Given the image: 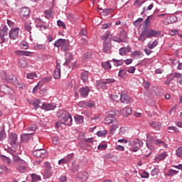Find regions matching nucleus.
Returning a JSON list of instances; mask_svg holds the SVG:
<instances>
[{
    "label": "nucleus",
    "instance_id": "1",
    "mask_svg": "<svg viewBox=\"0 0 182 182\" xmlns=\"http://www.w3.org/2000/svg\"><path fill=\"white\" fill-rule=\"evenodd\" d=\"M60 119L62 121V124L72 126V116L69 112L63 111L60 116Z\"/></svg>",
    "mask_w": 182,
    "mask_h": 182
},
{
    "label": "nucleus",
    "instance_id": "2",
    "mask_svg": "<svg viewBox=\"0 0 182 182\" xmlns=\"http://www.w3.org/2000/svg\"><path fill=\"white\" fill-rule=\"evenodd\" d=\"M129 146H131V151H139L140 147L143 146V141L140 139H135L133 141H129Z\"/></svg>",
    "mask_w": 182,
    "mask_h": 182
},
{
    "label": "nucleus",
    "instance_id": "3",
    "mask_svg": "<svg viewBox=\"0 0 182 182\" xmlns=\"http://www.w3.org/2000/svg\"><path fill=\"white\" fill-rule=\"evenodd\" d=\"M9 141L13 149H18V147H19L18 135L16 133H11L9 135Z\"/></svg>",
    "mask_w": 182,
    "mask_h": 182
},
{
    "label": "nucleus",
    "instance_id": "4",
    "mask_svg": "<svg viewBox=\"0 0 182 182\" xmlns=\"http://www.w3.org/2000/svg\"><path fill=\"white\" fill-rule=\"evenodd\" d=\"M120 102L121 103L129 105V103H132L133 100H132V98H130V97H129L127 92L123 91V92H121V94H120Z\"/></svg>",
    "mask_w": 182,
    "mask_h": 182
},
{
    "label": "nucleus",
    "instance_id": "5",
    "mask_svg": "<svg viewBox=\"0 0 182 182\" xmlns=\"http://www.w3.org/2000/svg\"><path fill=\"white\" fill-rule=\"evenodd\" d=\"M33 155L35 157H38L40 159H45V157H46L48 156V154L46 153V150H45L43 149H36L33 152Z\"/></svg>",
    "mask_w": 182,
    "mask_h": 182
},
{
    "label": "nucleus",
    "instance_id": "6",
    "mask_svg": "<svg viewBox=\"0 0 182 182\" xmlns=\"http://www.w3.org/2000/svg\"><path fill=\"white\" fill-rule=\"evenodd\" d=\"M19 28L15 27L10 30L9 36L10 39H12V41H15L17 39L18 36H19Z\"/></svg>",
    "mask_w": 182,
    "mask_h": 182
},
{
    "label": "nucleus",
    "instance_id": "7",
    "mask_svg": "<svg viewBox=\"0 0 182 182\" xmlns=\"http://www.w3.org/2000/svg\"><path fill=\"white\" fill-rule=\"evenodd\" d=\"M114 120H117L116 119H114V113L108 112L107 116L104 119V123L105 124H112Z\"/></svg>",
    "mask_w": 182,
    "mask_h": 182
},
{
    "label": "nucleus",
    "instance_id": "8",
    "mask_svg": "<svg viewBox=\"0 0 182 182\" xmlns=\"http://www.w3.org/2000/svg\"><path fill=\"white\" fill-rule=\"evenodd\" d=\"M36 28H37V29H39V31H46V29H48V25L44 24L45 22H43L42 19L38 18L36 20Z\"/></svg>",
    "mask_w": 182,
    "mask_h": 182
},
{
    "label": "nucleus",
    "instance_id": "9",
    "mask_svg": "<svg viewBox=\"0 0 182 182\" xmlns=\"http://www.w3.org/2000/svg\"><path fill=\"white\" fill-rule=\"evenodd\" d=\"M145 32L146 33V38H157L159 35H160V31L153 30V29H149L145 30Z\"/></svg>",
    "mask_w": 182,
    "mask_h": 182
},
{
    "label": "nucleus",
    "instance_id": "10",
    "mask_svg": "<svg viewBox=\"0 0 182 182\" xmlns=\"http://www.w3.org/2000/svg\"><path fill=\"white\" fill-rule=\"evenodd\" d=\"M8 36V26H4L1 29H0V39L1 43L5 42V36Z\"/></svg>",
    "mask_w": 182,
    "mask_h": 182
},
{
    "label": "nucleus",
    "instance_id": "11",
    "mask_svg": "<svg viewBox=\"0 0 182 182\" xmlns=\"http://www.w3.org/2000/svg\"><path fill=\"white\" fill-rule=\"evenodd\" d=\"M79 92L81 97H87V96H89V92H90V88L87 86L82 87L80 88Z\"/></svg>",
    "mask_w": 182,
    "mask_h": 182
},
{
    "label": "nucleus",
    "instance_id": "12",
    "mask_svg": "<svg viewBox=\"0 0 182 182\" xmlns=\"http://www.w3.org/2000/svg\"><path fill=\"white\" fill-rule=\"evenodd\" d=\"M41 109L43 110H46V112H49V110H55V109H56V105L53 103H50V104L44 103L42 105Z\"/></svg>",
    "mask_w": 182,
    "mask_h": 182
},
{
    "label": "nucleus",
    "instance_id": "13",
    "mask_svg": "<svg viewBox=\"0 0 182 182\" xmlns=\"http://www.w3.org/2000/svg\"><path fill=\"white\" fill-rule=\"evenodd\" d=\"M119 129V121L117 119H114L112 126L109 127L110 134H114L117 129Z\"/></svg>",
    "mask_w": 182,
    "mask_h": 182
},
{
    "label": "nucleus",
    "instance_id": "14",
    "mask_svg": "<svg viewBox=\"0 0 182 182\" xmlns=\"http://www.w3.org/2000/svg\"><path fill=\"white\" fill-rule=\"evenodd\" d=\"M146 139L147 140H150L151 139V141L154 143V144H156V146H161V143H163V141L157 139L156 136H151L150 134H148Z\"/></svg>",
    "mask_w": 182,
    "mask_h": 182
},
{
    "label": "nucleus",
    "instance_id": "15",
    "mask_svg": "<svg viewBox=\"0 0 182 182\" xmlns=\"http://www.w3.org/2000/svg\"><path fill=\"white\" fill-rule=\"evenodd\" d=\"M88 177L89 176L87 175V172H80L77 174V178H78L79 181L81 182L86 181Z\"/></svg>",
    "mask_w": 182,
    "mask_h": 182
},
{
    "label": "nucleus",
    "instance_id": "16",
    "mask_svg": "<svg viewBox=\"0 0 182 182\" xmlns=\"http://www.w3.org/2000/svg\"><path fill=\"white\" fill-rule=\"evenodd\" d=\"M110 83H114V79L107 78L105 81H100L97 83V87L103 88L105 85H110Z\"/></svg>",
    "mask_w": 182,
    "mask_h": 182
},
{
    "label": "nucleus",
    "instance_id": "17",
    "mask_svg": "<svg viewBox=\"0 0 182 182\" xmlns=\"http://www.w3.org/2000/svg\"><path fill=\"white\" fill-rule=\"evenodd\" d=\"M103 52L105 53H112V43L110 42H104Z\"/></svg>",
    "mask_w": 182,
    "mask_h": 182
},
{
    "label": "nucleus",
    "instance_id": "18",
    "mask_svg": "<svg viewBox=\"0 0 182 182\" xmlns=\"http://www.w3.org/2000/svg\"><path fill=\"white\" fill-rule=\"evenodd\" d=\"M80 164L78 162H76V161H74L72 163L70 171H72V173H77V171H79L80 168Z\"/></svg>",
    "mask_w": 182,
    "mask_h": 182
},
{
    "label": "nucleus",
    "instance_id": "19",
    "mask_svg": "<svg viewBox=\"0 0 182 182\" xmlns=\"http://www.w3.org/2000/svg\"><path fill=\"white\" fill-rule=\"evenodd\" d=\"M29 14H31V10L28 7H23L21 9L20 15L21 18H28Z\"/></svg>",
    "mask_w": 182,
    "mask_h": 182
},
{
    "label": "nucleus",
    "instance_id": "20",
    "mask_svg": "<svg viewBox=\"0 0 182 182\" xmlns=\"http://www.w3.org/2000/svg\"><path fill=\"white\" fill-rule=\"evenodd\" d=\"M16 55H18L19 56H31L33 55V53L31 51H25V50H16Z\"/></svg>",
    "mask_w": 182,
    "mask_h": 182
},
{
    "label": "nucleus",
    "instance_id": "21",
    "mask_svg": "<svg viewBox=\"0 0 182 182\" xmlns=\"http://www.w3.org/2000/svg\"><path fill=\"white\" fill-rule=\"evenodd\" d=\"M32 134H33V132L24 134L21 136V141L23 143H26L30 139L32 138Z\"/></svg>",
    "mask_w": 182,
    "mask_h": 182
},
{
    "label": "nucleus",
    "instance_id": "22",
    "mask_svg": "<svg viewBox=\"0 0 182 182\" xmlns=\"http://www.w3.org/2000/svg\"><path fill=\"white\" fill-rule=\"evenodd\" d=\"M54 77L55 79L60 78V64L57 63L56 68L54 70Z\"/></svg>",
    "mask_w": 182,
    "mask_h": 182
},
{
    "label": "nucleus",
    "instance_id": "23",
    "mask_svg": "<svg viewBox=\"0 0 182 182\" xmlns=\"http://www.w3.org/2000/svg\"><path fill=\"white\" fill-rule=\"evenodd\" d=\"M16 168L20 171V173H25V171H26V162L24 161V164H17Z\"/></svg>",
    "mask_w": 182,
    "mask_h": 182
},
{
    "label": "nucleus",
    "instance_id": "24",
    "mask_svg": "<svg viewBox=\"0 0 182 182\" xmlns=\"http://www.w3.org/2000/svg\"><path fill=\"white\" fill-rule=\"evenodd\" d=\"M66 42V39L60 38L55 41L54 46L55 48H61L63 46V44Z\"/></svg>",
    "mask_w": 182,
    "mask_h": 182
},
{
    "label": "nucleus",
    "instance_id": "25",
    "mask_svg": "<svg viewBox=\"0 0 182 182\" xmlns=\"http://www.w3.org/2000/svg\"><path fill=\"white\" fill-rule=\"evenodd\" d=\"M11 171V169L8 168L6 165H0V174H4V173L9 174Z\"/></svg>",
    "mask_w": 182,
    "mask_h": 182
},
{
    "label": "nucleus",
    "instance_id": "26",
    "mask_svg": "<svg viewBox=\"0 0 182 182\" xmlns=\"http://www.w3.org/2000/svg\"><path fill=\"white\" fill-rule=\"evenodd\" d=\"M101 65L105 70H110V69H112V64H110V62L109 61L102 62Z\"/></svg>",
    "mask_w": 182,
    "mask_h": 182
},
{
    "label": "nucleus",
    "instance_id": "27",
    "mask_svg": "<svg viewBox=\"0 0 182 182\" xmlns=\"http://www.w3.org/2000/svg\"><path fill=\"white\" fill-rule=\"evenodd\" d=\"M18 66L23 68H28V62L26 61V59H25V58H22L19 60Z\"/></svg>",
    "mask_w": 182,
    "mask_h": 182
},
{
    "label": "nucleus",
    "instance_id": "28",
    "mask_svg": "<svg viewBox=\"0 0 182 182\" xmlns=\"http://www.w3.org/2000/svg\"><path fill=\"white\" fill-rule=\"evenodd\" d=\"M132 58H136L137 59H140L141 58H143L144 55L141 51H133L132 53Z\"/></svg>",
    "mask_w": 182,
    "mask_h": 182
},
{
    "label": "nucleus",
    "instance_id": "29",
    "mask_svg": "<svg viewBox=\"0 0 182 182\" xmlns=\"http://www.w3.org/2000/svg\"><path fill=\"white\" fill-rule=\"evenodd\" d=\"M13 160L16 163V165L18 164H25V161L22 160L19 156L14 155L13 156Z\"/></svg>",
    "mask_w": 182,
    "mask_h": 182
},
{
    "label": "nucleus",
    "instance_id": "30",
    "mask_svg": "<svg viewBox=\"0 0 182 182\" xmlns=\"http://www.w3.org/2000/svg\"><path fill=\"white\" fill-rule=\"evenodd\" d=\"M81 79L85 82L89 79V71H83L81 73Z\"/></svg>",
    "mask_w": 182,
    "mask_h": 182
},
{
    "label": "nucleus",
    "instance_id": "31",
    "mask_svg": "<svg viewBox=\"0 0 182 182\" xmlns=\"http://www.w3.org/2000/svg\"><path fill=\"white\" fill-rule=\"evenodd\" d=\"M70 48V46L69 45V41H68L67 40L65 41V42L63 43V45L61 47V50H63V52H68Z\"/></svg>",
    "mask_w": 182,
    "mask_h": 182
},
{
    "label": "nucleus",
    "instance_id": "32",
    "mask_svg": "<svg viewBox=\"0 0 182 182\" xmlns=\"http://www.w3.org/2000/svg\"><path fill=\"white\" fill-rule=\"evenodd\" d=\"M157 45H159V41H157V40H155L153 42L150 41L148 43V48L149 49H154Z\"/></svg>",
    "mask_w": 182,
    "mask_h": 182
},
{
    "label": "nucleus",
    "instance_id": "33",
    "mask_svg": "<svg viewBox=\"0 0 182 182\" xmlns=\"http://www.w3.org/2000/svg\"><path fill=\"white\" fill-rule=\"evenodd\" d=\"M122 114L124 116H129V114H132V108L126 107L122 109Z\"/></svg>",
    "mask_w": 182,
    "mask_h": 182
},
{
    "label": "nucleus",
    "instance_id": "34",
    "mask_svg": "<svg viewBox=\"0 0 182 182\" xmlns=\"http://www.w3.org/2000/svg\"><path fill=\"white\" fill-rule=\"evenodd\" d=\"M139 41H141V42H144L146 39H147V34L146 33V30H144L139 36Z\"/></svg>",
    "mask_w": 182,
    "mask_h": 182
},
{
    "label": "nucleus",
    "instance_id": "35",
    "mask_svg": "<svg viewBox=\"0 0 182 182\" xmlns=\"http://www.w3.org/2000/svg\"><path fill=\"white\" fill-rule=\"evenodd\" d=\"M149 124H150L151 127H152L155 130H156V131L160 130V127H161L160 123L152 122Z\"/></svg>",
    "mask_w": 182,
    "mask_h": 182
},
{
    "label": "nucleus",
    "instance_id": "36",
    "mask_svg": "<svg viewBox=\"0 0 182 182\" xmlns=\"http://www.w3.org/2000/svg\"><path fill=\"white\" fill-rule=\"evenodd\" d=\"M107 134V130L106 129L98 131L97 132V136H98V137H106Z\"/></svg>",
    "mask_w": 182,
    "mask_h": 182
},
{
    "label": "nucleus",
    "instance_id": "37",
    "mask_svg": "<svg viewBox=\"0 0 182 182\" xmlns=\"http://www.w3.org/2000/svg\"><path fill=\"white\" fill-rule=\"evenodd\" d=\"M176 174H178V171L169 169L166 173V176H168V177H171L173 176H176Z\"/></svg>",
    "mask_w": 182,
    "mask_h": 182
},
{
    "label": "nucleus",
    "instance_id": "38",
    "mask_svg": "<svg viewBox=\"0 0 182 182\" xmlns=\"http://www.w3.org/2000/svg\"><path fill=\"white\" fill-rule=\"evenodd\" d=\"M31 178H32L31 182H38V181H41V176H38V175H36L35 173H32L31 174Z\"/></svg>",
    "mask_w": 182,
    "mask_h": 182
},
{
    "label": "nucleus",
    "instance_id": "39",
    "mask_svg": "<svg viewBox=\"0 0 182 182\" xmlns=\"http://www.w3.org/2000/svg\"><path fill=\"white\" fill-rule=\"evenodd\" d=\"M167 157V152H163L162 154H160L156 157V160H159V161H161V160H164Z\"/></svg>",
    "mask_w": 182,
    "mask_h": 182
},
{
    "label": "nucleus",
    "instance_id": "40",
    "mask_svg": "<svg viewBox=\"0 0 182 182\" xmlns=\"http://www.w3.org/2000/svg\"><path fill=\"white\" fill-rule=\"evenodd\" d=\"M50 80H52L51 76L45 77L41 80L39 83H48V82H50Z\"/></svg>",
    "mask_w": 182,
    "mask_h": 182
},
{
    "label": "nucleus",
    "instance_id": "41",
    "mask_svg": "<svg viewBox=\"0 0 182 182\" xmlns=\"http://www.w3.org/2000/svg\"><path fill=\"white\" fill-rule=\"evenodd\" d=\"M34 49L36 50H43L46 49V46H45V45L43 44H38L36 46H34Z\"/></svg>",
    "mask_w": 182,
    "mask_h": 182
},
{
    "label": "nucleus",
    "instance_id": "42",
    "mask_svg": "<svg viewBox=\"0 0 182 182\" xmlns=\"http://www.w3.org/2000/svg\"><path fill=\"white\" fill-rule=\"evenodd\" d=\"M37 129L38 127H36V125L35 124H32L27 128L28 132H33V133H35V132H36Z\"/></svg>",
    "mask_w": 182,
    "mask_h": 182
},
{
    "label": "nucleus",
    "instance_id": "43",
    "mask_svg": "<svg viewBox=\"0 0 182 182\" xmlns=\"http://www.w3.org/2000/svg\"><path fill=\"white\" fill-rule=\"evenodd\" d=\"M24 28L30 34L32 33V32H31V31H32V26H31V23H25Z\"/></svg>",
    "mask_w": 182,
    "mask_h": 182
},
{
    "label": "nucleus",
    "instance_id": "44",
    "mask_svg": "<svg viewBox=\"0 0 182 182\" xmlns=\"http://www.w3.org/2000/svg\"><path fill=\"white\" fill-rule=\"evenodd\" d=\"M114 66H122L123 65V60L112 59Z\"/></svg>",
    "mask_w": 182,
    "mask_h": 182
},
{
    "label": "nucleus",
    "instance_id": "45",
    "mask_svg": "<svg viewBox=\"0 0 182 182\" xmlns=\"http://www.w3.org/2000/svg\"><path fill=\"white\" fill-rule=\"evenodd\" d=\"M75 120L77 124L83 123V117L80 115H77L75 117Z\"/></svg>",
    "mask_w": 182,
    "mask_h": 182
},
{
    "label": "nucleus",
    "instance_id": "46",
    "mask_svg": "<svg viewBox=\"0 0 182 182\" xmlns=\"http://www.w3.org/2000/svg\"><path fill=\"white\" fill-rule=\"evenodd\" d=\"M0 157L4 163H6L7 164H11V159L9 157H6L4 155H1Z\"/></svg>",
    "mask_w": 182,
    "mask_h": 182
},
{
    "label": "nucleus",
    "instance_id": "47",
    "mask_svg": "<svg viewBox=\"0 0 182 182\" xmlns=\"http://www.w3.org/2000/svg\"><path fill=\"white\" fill-rule=\"evenodd\" d=\"M127 75V70H120L118 73V76L119 77H124Z\"/></svg>",
    "mask_w": 182,
    "mask_h": 182
},
{
    "label": "nucleus",
    "instance_id": "48",
    "mask_svg": "<svg viewBox=\"0 0 182 182\" xmlns=\"http://www.w3.org/2000/svg\"><path fill=\"white\" fill-rule=\"evenodd\" d=\"M119 52L121 56H126V55H127L125 47L119 48Z\"/></svg>",
    "mask_w": 182,
    "mask_h": 182
},
{
    "label": "nucleus",
    "instance_id": "49",
    "mask_svg": "<svg viewBox=\"0 0 182 182\" xmlns=\"http://www.w3.org/2000/svg\"><path fill=\"white\" fill-rule=\"evenodd\" d=\"M14 79H15V76L12 74H10L7 75V80L6 82H8L9 83H12L14 82Z\"/></svg>",
    "mask_w": 182,
    "mask_h": 182
},
{
    "label": "nucleus",
    "instance_id": "50",
    "mask_svg": "<svg viewBox=\"0 0 182 182\" xmlns=\"http://www.w3.org/2000/svg\"><path fill=\"white\" fill-rule=\"evenodd\" d=\"M1 76L2 80H4V82H6L8 79V73H6V72L5 71H1Z\"/></svg>",
    "mask_w": 182,
    "mask_h": 182
},
{
    "label": "nucleus",
    "instance_id": "51",
    "mask_svg": "<svg viewBox=\"0 0 182 182\" xmlns=\"http://www.w3.org/2000/svg\"><path fill=\"white\" fill-rule=\"evenodd\" d=\"M110 98L112 100H114V102H119L120 100V97L117 95H111Z\"/></svg>",
    "mask_w": 182,
    "mask_h": 182
},
{
    "label": "nucleus",
    "instance_id": "52",
    "mask_svg": "<svg viewBox=\"0 0 182 182\" xmlns=\"http://www.w3.org/2000/svg\"><path fill=\"white\" fill-rule=\"evenodd\" d=\"M127 132H129V129H127V127H123L119 129V134H126Z\"/></svg>",
    "mask_w": 182,
    "mask_h": 182
},
{
    "label": "nucleus",
    "instance_id": "53",
    "mask_svg": "<svg viewBox=\"0 0 182 182\" xmlns=\"http://www.w3.org/2000/svg\"><path fill=\"white\" fill-rule=\"evenodd\" d=\"M35 77H38V75H36V73L27 74V79H35Z\"/></svg>",
    "mask_w": 182,
    "mask_h": 182
},
{
    "label": "nucleus",
    "instance_id": "54",
    "mask_svg": "<svg viewBox=\"0 0 182 182\" xmlns=\"http://www.w3.org/2000/svg\"><path fill=\"white\" fill-rule=\"evenodd\" d=\"M109 36H110L109 34L105 33L101 37V39L105 41V42H110V40H109Z\"/></svg>",
    "mask_w": 182,
    "mask_h": 182
},
{
    "label": "nucleus",
    "instance_id": "55",
    "mask_svg": "<svg viewBox=\"0 0 182 182\" xmlns=\"http://www.w3.org/2000/svg\"><path fill=\"white\" fill-rule=\"evenodd\" d=\"M69 163V159H62L58 161V164L60 166V164H66Z\"/></svg>",
    "mask_w": 182,
    "mask_h": 182
},
{
    "label": "nucleus",
    "instance_id": "56",
    "mask_svg": "<svg viewBox=\"0 0 182 182\" xmlns=\"http://www.w3.org/2000/svg\"><path fill=\"white\" fill-rule=\"evenodd\" d=\"M39 103H41V100H36L33 102V105L34 106V109H36V110L39 108Z\"/></svg>",
    "mask_w": 182,
    "mask_h": 182
},
{
    "label": "nucleus",
    "instance_id": "57",
    "mask_svg": "<svg viewBox=\"0 0 182 182\" xmlns=\"http://www.w3.org/2000/svg\"><path fill=\"white\" fill-rule=\"evenodd\" d=\"M44 14H45V18H46L47 19H49V18L52 16V12L50 10H46L44 11Z\"/></svg>",
    "mask_w": 182,
    "mask_h": 182
},
{
    "label": "nucleus",
    "instance_id": "58",
    "mask_svg": "<svg viewBox=\"0 0 182 182\" xmlns=\"http://www.w3.org/2000/svg\"><path fill=\"white\" fill-rule=\"evenodd\" d=\"M6 137V134L5 133V131H1L0 132V141H2V140H4Z\"/></svg>",
    "mask_w": 182,
    "mask_h": 182
},
{
    "label": "nucleus",
    "instance_id": "59",
    "mask_svg": "<svg viewBox=\"0 0 182 182\" xmlns=\"http://www.w3.org/2000/svg\"><path fill=\"white\" fill-rule=\"evenodd\" d=\"M98 150H106L107 149V144H100L98 147Z\"/></svg>",
    "mask_w": 182,
    "mask_h": 182
},
{
    "label": "nucleus",
    "instance_id": "60",
    "mask_svg": "<svg viewBox=\"0 0 182 182\" xmlns=\"http://www.w3.org/2000/svg\"><path fill=\"white\" fill-rule=\"evenodd\" d=\"M87 35V32L85 28L81 29V31L79 33L80 38H82V36H86Z\"/></svg>",
    "mask_w": 182,
    "mask_h": 182
},
{
    "label": "nucleus",
    "instance_id": "61",
    "mask_svg": "<svg viewBox=\"0 0 182 182\" xmlns=\"http://www.w3.org/2000/svg\"><path fill=\"white\" fill-rule=\"evenodd\" d=\"M159 170L158 168H154L151 171V176H157V174H159Z\"/></svg>",
    "mask_w": 182,
    "mask_h": 182
},
{
    "label": "nucleus",
    "instance_id": "62",
    "mask_svg": "<svg viewBox=\"0 0 182 182\" xmlns=\"http://www.w3.org/2000/svg\"><path fill=\"white\" fill-rule=\"evenodd\" d=\"M149 174L147 171H144L141 173V178H149Z\"/></svg>",
    "mask_w": 182,
    "mask_h": 182
},
{
    "label": "nucleus",
    "instance_id": "63",
    "mask_svg": "<svg viewBox=\"0 0 182 182\" xmlns=\"http://www.w3.org/2000/svg\"><path fill=\"white\" fill-rule=\"evenodd\" d=\"M141 22H143V18H139L135 21H134V26H139Z\"/></svg>",
    "mask_w": 182,
    "mask_h": 182
},
{
    "label": "nucleus",
    "instance_id": "64",
    "mask_svg": "<svg viewBox=\"0 0 182 182\" xmlns=\"http://www.w3.org/2000/svg\"><path fill=\"white\" fill-rule=\"evenodd\" d=\"M176 156L178 157H181V156H182V147H180L176 150Z\"/></svg>",
    "mask_w": 182,
    "mask_h": 182
}]
</instances>
